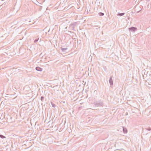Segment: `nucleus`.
I'll list each match as a JSON object with an SVG mask.
<instances>
[{"label": "nucleus", "instance_id": "f257e3e1", "mask_svg": "<svg viewBox=\"0 0 151 151\" xmlns=\"http://www.w3.org/2000/svg\"><path fill=\"white\" fill-rule=\"evenodd\" d=\"M93 104L96 107L101 106L103 105V102L101 100L94 101Z\"/></svg>", "mask_w": 151, "mask_h": 151}, {"label": "nucleus", "instance_id": "f03ea898", "mask_svg": "<svg viewBox=\"0 0 151 151\" xmlns=\"http://www.w3.org/2000/svg\"><path fill=\"white\" fill-rule=\"evenodd\" d=\"M129 30L132 32H134L137 30V28L136 27H132L129 28Z\"/></svg>", "mask_w": 151, "mask_h": 151}, {"label": "nucleus", "instance_id": "7ed1b4c3", "mask_svg": "<svg viewBox=\"0 0 151 151\" xmlns=\"http://www.w3.org/2000/svg\"><path fill=\"white\" fill-rule=\"evenodd\" d=\"M77 24V22H75L70 24L71 27H72L73 29H74V28L76 26Z\"/></svg>", "mask_w": 151, "mask_h": 151}, {"label": "nucleus", "instance_id": "20e7f679", "mask_svg": "<svg viewBox=\"0 0 151 151\" xmlns=\"http://www.w3.org/2000/svg\"><path fill=\"white\" fill-rule=\"evenodd\" d=\"M112 77H113L112 76L110 77L109 79V83H110V85H111V86L113 85V80L112 79Z\"/></svg>", "mask_w": 151, "mask_h": 151}, {"label": "nucleus", "instance_id": "39448f33", "mask_svg": "<svg viewBox=\"0 0 151 151\" xmlns=\"http://www.w3.org/2000/svg\"><path fill=\"white\" fill-rule=\"evenodd\" d=\"M123 132L125 133H127V129L124 127H122Z\"/></svg>", "mask_w": 151, "mask_h": 151}, {"label": "nucleus", "instance_id": "423d86ee", "mask_svg": "<svg viewBox=\"0 0 151 151\" xmlns=\"http://www.w3.org/2000/svg\"><path fill=\"white\" fill-rule=\"evenodd\" d=\"M35 69L37 70L40 71H41L42 70V68L39 67H36Z\"/></svg>", "mask_w": 151, "mask_h": 151}, {"label": "nucleus", "instance_id": "0eeeda50", "mask_svg": "<svg viewBox=\"0 0 151 151\" xmlns=\"http://www.w3.org/2000/svg\"><path fill=\"white\" fill-rule=\"evenodd\" d=\"M61 48L62 51L63 52H65V50L68 49L67 48H63V47H61Z\"/></svg>", "mask_w": 151, "mask_h": 151}, {"label": "nucleus", "instance_id": "6e6552de", "mask_svg": "<svg viewBox=\"0 0 151 151\" xmlns=\"http://www.w3.org/2000/svg\"><path fill=\"white\" fill-rule=\"evenodd\" d=\"M124 14H125L124 13H119L118 14H117V16H122L124 15Z\"/></svg>", "mask_w": 151, "mask_h": 151}, {"label": "nucleus", "instance_id": "1a4fd4ad", "mask_svg": "<svg viewBox=\"0 0 151 151\" xmlns=\"http://www.w3.org/2000/svg\"><path fill=\"white\" fill-rule=\"evenodd\" d=\"M0 137L2 139H4V138H6V137L5 136H4L2 134H0Z\"/></svg>", "mask_w": 151, "mask_h": 151}, {"label": "nucleus", "instance_id": "9d476101", "mask_svg": "<svg viewBox=\"0 0 151 151\" xmlns=\"http://www.w3.org/2000/svg\"><path fill=\"white\" fill-rule=\"evenodd\" d=\"M99 15L100 16H102L104 15V14L102 12H99Z\"/></svg>", "mask_w": 151, "mask_h": 151}, {"label": "nucleus", "instance_id": "9b49d317", "mask_svg": "<svg viewBox=\"0 0 151 151\" xmlns=\"http://www.w3.org/2000/svg\"><path fill=\"white\" fill-rule=\"evenodd\" d=\"M39 38H38L35 39L34 41V42L35 43H36L38 40Z\"/></svg>", "mask_w": 151, "mask_h": 151}, {"label": "nucleus", "instance_id": "f8f14e48", "mask_svg": "<svg viewBox=\"0 0 151 151\" xmlns=\"http://www.w3.org/2000/svg\"><path fill=\"white\" fill-rule=\"evenodd\" d=\"M146 129L147 130H149V131L151 130V128L150 127H149L146 128Z\"/></svg>", "mask_w": 151, "mask_h": 151}, {"label": "nucleus", "instance_id": "ddd939ff", "mask_svg": "<svg viewBox=\"0 0 151 151\" xmlns=\"http://www.w3.org/2000/svg\"><path fill=\"white\" fill-rule=\"evenodd\" d=\"M44 99V98L43 96H42L41 97V98H40V100L41 101H43V99Z\"/></svg>", "mask_w": 151, "mask_h": 151}, {"label": "nucleus", "instance_id": "4468645a", "mask_svg": "<svg viewBox=\"0 0 151 151\" xmlns=\"http://www.w3.org/2000/svg\"><path fill=\"white\" fill-rule=\"evenodd\" d=\"M51 103L52 107H55V104H53L52 103Z\"/></svg>", "mask_w": 151, "mask_h": 151}]
</instances>
